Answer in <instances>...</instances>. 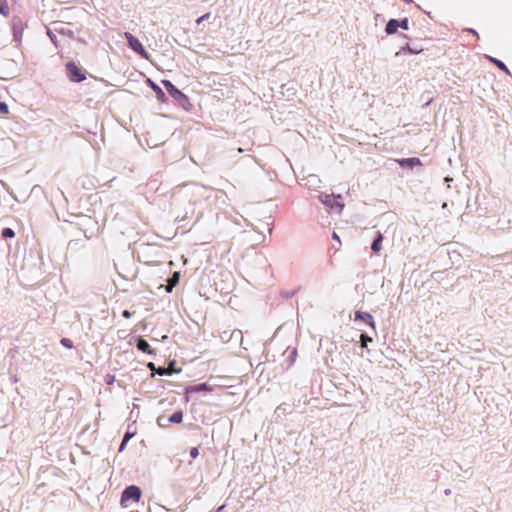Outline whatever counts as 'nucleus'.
<instances>
[{
    "label": "nucleus",
    "mask_w": 512,
    "mask_h": 512,
    "mask_svg": "<svg viewBox=\"0 0 512 512\" xmlns=\"http://www.w3.org/2000/svg\"><path fill=\"white\" fill-rule=\"evenodd\" d=\"M318 199L331 213L340 214L344 208L343 197L340 194L321 193L318 195Z\"/></svg>",
    "instance_id": "f257e3e1"
},
{
    "label": "nucleus",
    "mask_w": 512,
    "mask_h": 512,
    "mask_svg": "<svg viewBox=\"0 0 512 512\" xmlns=\"http://www.w3.org/2000/svg\"><path fill=\"white\" fill-rule=\"evenodd\" d=\"M141 497V490L138 486L130 485L122 492L121 504L123 507H128L129 501L138 502Z\"/></svg>",
    "instance_id": "f03ea898"
},
{
    "label": "nucleus",
    "mask_w": 512,
    "mask_h": 512,
    "mask_svg": "<svg viewBox=\"0 0 512 512\" xmlns=\"http://www.w3.org/2000/svg\"><path fill=\"white\" fill-rule=\"evenodd\" d=\"M124 37L127 39L128 45L131 50H133L135 53H137L138 55H140L141 57H143L145 59L149 58V54L144 49L143 45L138 40V38L133 36L130 32H125Z\"/></svg>",
    "instance_id": "7ed1b4c3"
},
{
    "label": "nucleus",
    "mask_w": 512,
    "mask_h": 512,
    "mask_svg": "<svg viewBox=\"0 0 512 512\" xmlns=\"http://www.w3.org/2000/svg\"><path fill=\"white\" fill-rule=\"evenodd\" d=\"M66 74L72 82L78 83L86 79L84 72L72 61L66 64Z\"/></svg>",
    "instance_id": "20e7f679"
},
{
    "label": "nucleus",
    "mask_w": 512,
    "mask_h": 512,
    "mask_svg": "<svg viewBox=\"0 0 512 512\" xmlns=\"http://www.w3.org/2000/svg\"><path fill=\"white\" fill-rule=\"evenodd\" d=\"M246 234V239L252 245H258L263 243L266 240V232L259 230L256 226H251V228L244 232Z\"/></svg>",
    "instance_id": "39448f33"
},
{
    "label": "nucleus",
    "mask_w": 512,
    "mask_h": 512,
    "mask_svg": "<svg viewBox=\"0 0 512 512\" xmlns=\"http://www.w3.org/2000/svg\"><path fill=\"white\" fill-rule=\"evenodd\" d=\"M23 30V21L19 17H14L12 20V33L13 41L16 45H19L22 41Z\"/></svg>",
    "instance_id": "423d86ee"
},
{
    "label": "nucleus",
    "mask_w": 512,
    "mask_h": 512,
    "mask_svg": "<svg viewBox=\"0 0 512 512\" xmlns=\"http://www.w3.org/2000/svg\"><path fill=\"white\" fill-rule=\"evenodd\" d=\"M162 84L167 90V92L177 101H180L181 99H185L186 96L178 89L176 88L172 82L169 80H162Z\"/></svg>",
    "instance_id": "0eeeda50"
},
{
    "label": "nucleus",
    "mask_w": 512,
    "mask_h": 512,
    "mask_svg": "<svg viewBox=\"0 0 512 512\" xmlns=\"http://www.w3.org/2000/svg\"><path fill=\"white\" fill-rule=\"evenodd\" d=\"M397 163L404 168H413L415 166H421V161L419 158L412 157V158H402L397 159Z\"/></svg>",
    "instance_id": "6e6552de"
},
{
    "label": "nucleus",
    "mask_w": 512,
    "mask_h": 512,
    "mask_svg": "<svg viewBox=\"0 0 512 512\" xmlns=\"http://www.w3.org/2000/svg\"><path fill=\"white\" fill-rule=\"evenodd\" d=\"M213 389L214 388L207 383H200V384H196V385L187 387L186 392L187 393H198V392H202V391L211 392V391H213Z\"/></svg>",
    "instance_id": "1a4fd4ad"
},
{
    "label": "nucleus",
    "mask_w": 512,
    "mask_h": 512,
    "mask_svg": "<svg viewBox=\"0 0 512 512\" xmlns=\"http://www.w3.org/2000/svg\"><path fill=\"white\" fill-rule=\"evenodd\" d=\"M355 320H362L365 323H367L369 326H371L373 329H375V323H374L373 317L369 313L356 311L355 312Z\"/></svg>",
    "instance_id": "9d476101"
},
{
    "label": "nucleus",
    "mask_w": 512,
    "mask_h": 512,
    "mask_svg": "<svg viewBox=\"0 0 512 512\" xmlns=\"http://www.w3.org/2000/svg\"><path fill=\"white\" fill-rule=\"evenodd\" d=\"M398 20L396 19H390L387 24H386V27H385V32L388 34V35H391V34H394L396 33L397 29H398Z\"/></svg>",
    "instance_id": "9b49d317"
},
{
    "label": "nucleus",
    "mask_w": 512,
    "mask_h": 512,
    "mask_svg": "<svg viewBox=\"0 0 512 512\" xmlns=\"http://www.w3.org/2000/svg\"><path fill=\"white\" fill-rule=\"evenodd\" d=\"M137 348L140 351L144 352V353H148V354H152L153 353V350L150 349L149 343L146 340L142 339V338H140L138 340Z\"/></svg>",
    "instance_id": "f8f14e48"
},
{
    "label": "nucleus",
    "mask_w": 512,
    "mask_h": 512,
    "mask_svg": "<svg viewBox=\"0 0 512 512\" xmlns=\"http://www.w3.org/2000/svg\"><path fill=\"white\" fill-rule=\"evenodd\" d=\"M320 179L318 178V176L316 175H309L307 178H306V185L309 187V188H315V187H318L319 183H320Z\"/></svg>",
    "instance_id": "ddd939ff"
},
{
    "label": "nucleus",
    "mask_w": 512,
    "mask_h": 512,
    "mask_svg": "<svg viewBox=\"0 0 512 512\" xmlns=\"http://www.w3.org/2000/svg\"><path fill=\"white\" fill-rule=\"evenodd\" d=\"M403 51H407L410 54H419L422 52V49L412 48L409 44H406L398 52H396V56L400 55Z\"/></svg>",
    "instance_id": "4468645a"
},
{
    "label": "nucleus",
    "mask_w": 512,
    "mask_h": 512,
    "mask_svg": "<svg viewBox=\"0 0 512 512\" xmlns=\"http://www.w3.org/2000/svg\"><path fill=\"white\" fill-rule=\"evenodd\" d=\"M183 419V413L182 411H175L170 417L169 422L171 423H180Z\"/></svg>",
    "instance_id": "2eb2a0df"
},
{
    "label": "nucleus",
    "mask_w": 512,
    "mask_h": 512,
    "mask_svg": "<svg viewBox=\"0 0 512 512\" xmlns=\"http://www.w3.org/2000/svg\"><path fill=\"white\" fill-rule=\"evenodd\" d=\"M134 435H135V433H134V432H126V433H125V435H124V437H123V440H122V442H121L120 448H119V451H120V452H122V451L125 449V447H126V445H127L128 441H129V440H130Z\"/></svg>",
    "instance_id": "dca6fc26"
},
{
    "label": "nucleus",
    "mask_w": 512,
    "mask_h": 512,
    "mask_svg": "<svg viewBox=\"0 0 512 512\" xmlns=\"http://www.w3.org/2000/svg\"><path fill=\"white\" fill-rule=\"evenodd\" d=\"M149 83L152 89L155 91L157 98L163 100L165 98V93L162 91V89L158 85L153 83L151 80H149Z\"/></svg>",
    "instance_id": "f3484780"
},
{
    "label": "nucleus",
    "mask_w": 512,
    "mask_h": 512,
    "mask_svg": "<svg viewBox=\"0 0 512 512\" xmlns=\"http://www.w3.org/2000/svg\"><path fill=\"white\" fill-rule=\"evenodd\" d=\"M489 60L494 63L499 69L503 70L504 72H506L507 74H509V70L507 68V66L500 60L496 59V58H493V57H488Z\"/></svg>",
    "instance_id": "a211bd4d"
},
{
    "label": "nucleus",
    "mask_w": 512,
    "mask_h": 512,
    "mask_svg": "<svg viewBox=\"0 0 512 512\" xmlns=\"http://www.w3.org/2000/svg\"><path fill=\"white\" fill-rule=\"evenodd\" d=\"M381 240H382V235L381 234H378V236L376 237V239L373 241L372 243V246H371V249L374 251V252H379L381 250Z\"/></svg>",
    "instance_id": "6ab92c4d"
},
{
    "label": "nucleus",
    "mask_w": 512,
    "mask_h": 512,
    "mask_svg": "<svg viewBox=\"0 0 512 512\" xmlns=\"http://www.w3.org/2000/svg\"><path fill=\"white\" fill-rule=\"evenodd\" d=\"M360 339H361V346L363 348L367 347V344L372 342V338L367 335H364V334H361Z\"/></svg>",
    "instance_id": "aec40b11"
},
{
    "label": "nucleus",
    "mask_w": 512,
    "mask_h": 512,
    "mask_svg": "<svg viewBox=\"0 0 512 512\" xmlns=\"http://www.w3.org/2000/svg\"><path fill=\"white\" fill-rule=\"evenodd\" d=\"M398 27L408 30L409 29V20L408 18H403L401 20H398Z\"/></svg>",
    "instance_id": "412c9836"
},
{
    "label": "nucleus",
    "mask_w": 512,
    "mask_h": 512,
    "mask_svg": "<svg viewBox=\"0 0 512 512\" xmlns=\"http://www.w3.org/2000/svg\"><path fill=\"white\" fill-rule=\"evenodd\" d=\"M179 281V272H175L168 282H171V286H175Z\"/></svg>",
    "instance_id": "4be33fe9"
},
{
    "label": "nucleus",
    "mask_w": 512,
    "mask_h": 512,
    "mask_svg": "<svg viewBox=\"0 0 512 512\" xmlns=\"http://www.w3.org/2000/svg\"><path fill=\"white\" fill-rule=\"evenodd\" d=\"M2 236L3 237H13L14 236V232L12 229L10 228H6L2 231Z\"/></svg>",
    "instance_id": "5701e85b"
},
{
    "label": "nucleus",
    "mask_w": 512,
    "mask_h": 512,
    "mask_svg": "<svg viewBox=\"0 0 512 512\" xmlns=\"http://www.w3.org/2000/svg\"><path fill=\"white\" fill-rule=\"evenodd\" d=\"M209 17H210V13H206V14L202 15L201 17H199V18L196 20V23H197V24H200V23H202L203 21L207 20Z\"/></svg>",
    "instance_id": "b1692460"
},
{
    "label": "nucleus",
    "mask_w": 512,
    "mask_h": 512,
    "mask_svg": "<svg viewBox=\"0 0 512 512\" xmlns=\"http://www.w3.org/2000/svg\"><path fill=\"white\" fill-rule=\"evenodd\" d=\"M198 455H199V450H198V448L193 447V448L190 450V456H191L192 458H196Z\"/></svg>",
    "instance_id": "393cba45"
},
{
    "label": "nucleus",
    "mask_w": 512,
    "mask_h": 512,
    "mask_svg": "<svg viewBox=\"0 0 512 512\" xmlns=\"http://www.w3.org/2000/svg\"><path fill=\"white\" fill-rule=\"evenodd\" d=\"M61 344L67 348H71L72 347V344L70 342V340L66 339V338H63L61 340Z\"/></svg>",
    "instance_id": "a878e982"
},
{
    "label": "nucleus",
    "mask_w": 512,
    "mask_h": 512,
    "mask_svg": "<svg viewBox=\"0 0 512 512\" xmlns=\"http://www.w3.org/2000/svg\"><path fill=\"white\" fill-rule=\"evenodd\" d=\"M48 36L50 37L53 43H56V35L53 34L50 30L47 31Z\"/></svg>",
    "instance_id": "bb28decb"
},
{
    "label": "nucleus",
    "mask_w": 512,
    "mask_h": 512,
    "mask_svg": "<svg viewBox=\"0 0 512 512\" xmlns=\"http://www.w3.org/2000/svg\"><path fill=\"white\" fill-rule=\"evenodd\" d=\"M1 11H2V15H3V16H6V15L8 14V6H7V5H4V4L2 3Z\"/></svg>",
    "instance_id": "cd10ccee"
},
{
    "label": "nucleus",
    "mask_w": 512,
    "mask_h": 512,
    "mask_svg": "<svg viewBox=\"0 0 512 512\" xmlns=\"http://www.w3.org/2000/svg\"><path fill=\"white\" fill-rule=\"evenodd\" d=\"M157 373H158L159 375L169 374L168 370H167V369H165V368H159V369L157 370Z\"/></svg>",
    "instance_id": "c85d7f7f"
},
{
    "label": "nucleus",
    "mask_w": 512,
    "mask_h": 512,
    "mask_svg": "<svg viewBox=\"0 0 512 512\" xmlns=\"http://www.w3.org/2000/svg\"><path fill=\"white\" fill-rule=\"evenodd\" d=\"M8 113V106L4 102H2V114Z\"/></svg>",
    "instance_id": "c756f323"
},
{
    "label": "nucleus",
    "mask_w": 512,
    "mask_h": 512,
    "mask_svg": "<svg viewBox=\"0 0 512 512\" xmlns=\"http://www.w3.org/2000/svg\"><path fill=\"white\" fill-rule=\"evenodd\" d=\"M123 317L125 318H130L131 317V313L128 311V310H124L123 313H122Z\"/></svg>",
    "instance_id": "7c9ffc66"
},
{
    "label": "nucleus",
    "mask_w": 512,
    "mask_h": 512,
    "mask_svg": "<svg viewBox=\"0 0 512 512\" xmlns=\"http://www.w3.org/2000/svg\"><path fill=\"white\" fill-rule=\"evenodd\" d=\"M113 381H114V376L107 375L106 382H107L108 384H111Z\"/></svg>",
    "instance_id": "2f4dec72"
},
{
    "label": "nucleus",
    "mask_w": 512,
    "mask_h": 512,
    "mask_svg": "<svg viewBox=\"0 0 512 512\" xmlns=\"http://www.w3.org/2000/svg\"><path fill=\"white\" fill-rule=\"evenodd\" d=\"M174 286H171V282H168V285L166 287L167 292H171Z\"/></svg>",
    "instance_id": "473e14b6"
},
{
    "label": "nucleus",
    "mask_w": 512,
    "mask_h": 512,
    "mask_svg": "<svg viewBox=\"0 0 512 512\" xmlns=\"http://www.w3.org/2000/svg\"><path fill=\"white\" fill-rule=\"evenodd\" d=\"M467 31L473 33L474 35H476L478 37V34L474 29H467Z\"/></svg>",
    "instance_id": "72a5a7b5"
},
{
    "label": "nucleus",
    "mask_w": 512,
    "mask_h": 512,
    "mask_svg": "<svg viewBox=\"0 0 512 512\" xmlns=\"http://www.w3.org/2000/svg\"><path fill=\"white\" fill-rule=\"evenodd\" d=\"M167 370H168L169 374L174 371L172 364L170 365V367Z\"/></svg>",
    "instance_id": "f704fd0d"
},
{
    "label": "nucleus",
    "mask_w": 512,
    "mask_h": 512,
    "mask_svg": "<svg viewBox=\"0 0 512 512\" xmlns=\"http://www.w3.org/2000/svg\"><path fill=\"white\" fill-rule=\"evenodd\" d=\"M333 238L339 241V237H338L337 233H335V232L333 233Z\"/></svg>",
    "instance_id": "c9c22d12"
},
{
    "label": "nucleus",
    "mask_w": 512,
    "mask_h": 512,
    "mask_svg": "<svg viewBox=\"0 0 512 512\" xmlns=\"http://www.w3.org/2000/svg\"><path fill=\"white\" fill-rule=\"evenodd\" d=\"M266 232H267L269 235H271L272 230H271L270 228H267V229H266Z\"/></svg>",
    "instance_id": "e433bc0d"
},
{
    "label": "nucleus",
    "mask_w": 512,
    "mask_h": 512,
    "mask_svg": "<svg viewBox=\"0 0 512 512\" xmlns=\"http://www.w3.org/2000/svg\"><path fill=\"white\" fill-rule=\"evenodd\" d=\"M151 369H154V364L153 363H149L148 365Z\"/></svg>",
    "instance_id": "4c0bfd02"
},
{
    "label": "nucleus",
    "mask_w": 512,
    "mask_h": 512,
    "mask_svg": "<svg viewBox=\"0 0 512 512\" xmlns=\"http://www.w3.org/2000/svg\"><path fill=\"white\" fill-rule=\"evenodd\" d=\"M450 180H451V179H450L449 177H446V178H445V181H447V182H450Z\"/></svg>",
    "instance_id": "58836bf2"
}]
</instances>
